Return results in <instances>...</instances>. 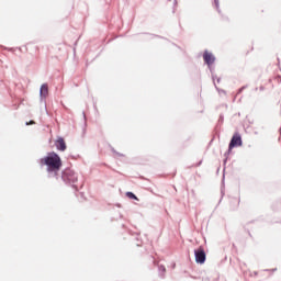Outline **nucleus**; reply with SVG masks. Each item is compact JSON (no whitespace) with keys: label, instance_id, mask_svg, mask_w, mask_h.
Returning a JSON list of instances; mask_svg holds the SVG:
<instances>
[{"label":"nucleus","instance_id":"f257e3e1","mask_svg":"<svg viewBox=\"0 0 281 281\" xmlns=\"http://www.w3.org/2000/svg\"><path fill=\"white\" fill-rule=\"evenodd\" d=\"M41 166H47V172H55L57 175L63 168V160L56 153H49L46 157L40 160Z\"/></svg>","mask_w":281,"mask_h":281},{"label":"nucleus","instance_id":"f03ea898","mask_svg":"<svg viewBox=\"0 0 281 281\" xmlns=\"http://www.w3.org/2000/svg\"><path fill=\"white\" fill-rule=\"evenodd\" d=\"M238 146H243V138H240V136L238 134L233 135L229 146H228V150L232 151L233 148H236Z\"/></svg>","mask_w":281,"mask_h":281},{"label":"nucleus","instance_id":"7ed1b4c3","mask_svg":"<svg viewBox=\"0 0 281 281\" xmlns=\"http://www.w3.org/2000/svg\"><path fill=\"white\" fill-rule=\"evenodd\" d=\"M195 254V262H198L199 265H203L205 262V250L203 249V247H200L199 249L194 250Z\"/></svg>","mask_w":281,"mask_h":281},{"label":"nucleus","instance_id":"20e7f679","mask_svg":"<svg viewBox=\"0 0 281 281\" xmlns=\"http://www.w3.org/2000/svg\"><path fill=\"white\" fill-rule=\"evenodd\" d=\"M203 60L204 63H206V65H214V60H216V58H214V55L210 52H204L203 54Z\"/></svg>","mask_w":281,"mask_h":281},{"label":"nucleus","instance_id":"39448f33","mask_svg":"<svg viewBox=\"0 0 281 281\" xmlns=\"http://www.w3.org/2000/svg\"><path fill=\"white\" fill-rule=\"evenodd\" d=\"M55 146H56L57 150H61V153H65V150H67V144L65 143V138H63V137H59L55 142Z\"/></svg>","mask_w":281,"mask_h":281},{"label":"nucleus","instance_id":"423d86ee","mask_svg":"<svg viewBox=\"0 0 281 281\" xmlns=\"http://www.w3.org/2000/svg\"><path fill=\"white\" fill-rule=\"evenodd\" d=\"M40 93L42 98H45L49 94V87L47 86V83L42 85Z\"/></svg>","mask_w":281,"mask_h":281},{"label":"nucleus","instance_id":"0eeeda50","mask_svg":"<svg viewBox=\"0 0 281 281\" xmlns=\"http://www.w3.org/2000/svg\"><path fill=\"white\" fill-rule=\"evenodd\" d=\"M126 196H128V199H135L137 200V196L133 193V192H127Z\"/></svg>","mask_w":281,"mask_h":281},{"label":"nucleus","instance_id":"6e6552de","mask_svg":"<svg viewBox=\"0 0 281 281\" xmlns=\"http://www.w3.org/2000/svg\"><path fill=\"white\" fill-rule=\"evenodd\" d=\"M69 181H71L72 183H76V181H78V178L76 176H72V178L69 179Z\"/></svg>","mask_w":281,"mask_h":281},{"label":"nucleus","instance_id":"1a4fd4ad","mask_svg":"<svg viewBox=\"0 0 281 281\" xmlns=\"http://www.w3.org/2000/svg\"><path fill=\"white\" fill-rule=\"evenodd\" d=\"M30 124H36L34 121H31L30 123H26V126H30Z\"/></svg>","mask_w":281,"mask_h":281},{"label":"nucleus","instance_id":"9d476101","mask_svg":"<svg viewBox=\"0 0 281 281\" xmlns=\"http://www.w3.org/2000/svg\"><path fill=\"white\" fill-rule=\"evenodd\" d=\"M215 5H218V0H215Z\"/></svg>","mask_w":281,"mask_h":281}]
</instances>
